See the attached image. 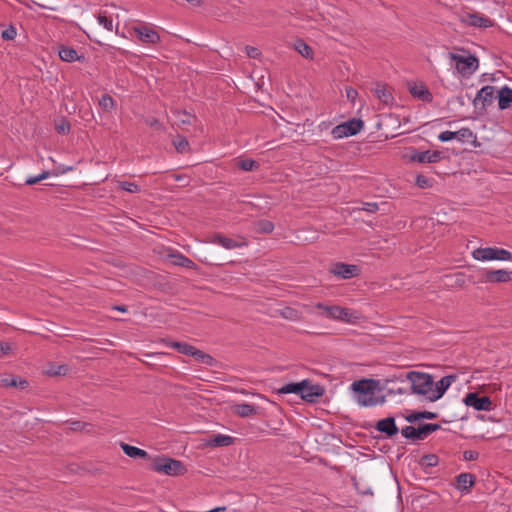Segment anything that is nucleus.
Masks as SVG:
<instances>
[{"instance_id": "obj_1", "label": "nucleus", "mask_w": 512, "mask_h": 512, "mask_svg": "<svg viewBox=\"0 0 512 512\" xmlns=\"http://www.w3.org/2000/svg\"><path fill=\"white\" fill-rule=\"evenodd\" d=\"M378 381L374 379H362L354 381L351 389L356 394V401L360 406L373 407L385 402V396L377 392Z\"/></svg>"}, {"instance_id": "obj_2", "label": "nucleus", "mask_w": 512, "mask_h": 512, "mask_svg": "<svg viewBox=\"0 0 512 512\" xmlns=\"http://www.w3.org/2000/svg\"><path fill=\"white\" fill-rule=\"evenodd\" d=\"M438 139L442 142L456 140L465 146L464 150L478 149L479 152H484L490 142L488 138H479L472 130H445Z\"/></svg>"}, {"instance_id": "obj_3", "label": "nucleus", "mask_w": 512, "mask_h": 512, "mask_svg": "<svg viewBox=\"0 0 512 512\" xmlns=\"http://www.w3.org/2000/svg\"><path fill=\"white\" fill-rule=\"evenodd\" d=\"M406 379L411 383V393L422 396L430 401L432 397L433 378L430 374L418 371H410Z\"/></svg>"}, {"instance_id": "obj_4", "label": "nucleus", "mask_w": 512, "mask_h": 512, "mask_svg": "<svg viewBox=\"0 0 512 512\" xmlns=\"http://www.w3.org/2000/svg\"><path fill=\"white\" fill-rule=\"evenodd\" d=\"M402 157L408 163L433 164L443 160L445 155L440 150H422L408 147L405 149Z\"/></svg>"}, {"instance_id": "obj_5", "label": "nucleus", "mask_w": 512, "mask_h": 512, "mask_svg": "<svg viewBox=\"0 0 512 512\" xmlns=\"http://www.w3.org/2000/svg\"><path fill=\"white\" fill-rule=\"evenodd\" d=\"M315 308L319 309L320 315L333 320H340L347 323H353L358 319L356 312H352L347 308L338 305H326L324 303H317Z\"/></svg>"}, {"instance_id": "obj_6", "label": "nucleus", "mask_w": 512, "mask_h": 512, "mask_svg": "<svg viewBox=\"0 0 512 512\" xmlns=\"http://www.w3.org/2000/svg\"><path fill=\"white\" fill-rule=\"evenodd\" d=\"M152 469L169 476H178L186 472V468L181 461L165 456L156 457L153 460Z\"/></svg>"}, {"instance_id": "obj_7", "label": "nucleus", "mask_w": 512, "mask_h": 512, "mask_svg": "<svg viewBox=\"0 0 512 512\" xmlns=\"http://www.w3.org/2000/svg\"><path fill=\"white\" fill-rule=\"evenodd\" d=\"M472 256L478 261H511L512 253L498 247H479L472 252Z\"/></svg>"}, {"instance_id": "obj_8", "label": "nucleus", "mask_w": 512, "mask_h": 512, "mask_svg": "<svg viewBox=\"0 0 512 512\" xmlns=\"http://www.w3.org/2000/svg\"><path fill=\"white\" fill-rule=\"evenodd\" d=\"M440 428L441 426L438 423H426L417 428L409 425L401 429V434L406 439L418 441L424 440L428 435L439 430Z\"/></svg>"}, {"instance_id": "obj_9", "label": "nucleus", "mask_w": 512, "mask_h": 512, "mask_svg": "<svg viewBox=\"0 0 512 512\" xmlns=\"http://www.w3.org/2000/svg\"><path fill=\"white\" fill-rule=\"evenodd\" d=\"M449 56L456 62V69L463 76L471 75L479 66L478 58L474 55L463 57L458 54L450 53Z\"/></svg>"}, {"instance_id": "obj_10", "label": "nucleus", "mask_w": 512, "mask_h": 512, "mask_svg": "<svg viewBox=\"0 0 512 512\" xmlns=\"http://www.w3.org/2000/svg\"><path fill=\"white\" fill-rule=\"evenodd\" d=\"M377 117L376 128H400L402 124L405 125L409 122L408 116L396 113H382Z\"/></svg>"}, {"instance_id": "obj_11", "label": "nucleus", "mask_w": 512, "mask_h": 512, "mask_svg": "<svg viewBox=\"0 0 512 512\" xmlns=\"http://www.w3.org/2000/svg\"><path fill=\"white\" fill-rule=\"evenodd\" d=\"M460 22L466 26L476 28H489L494 25V21L488 17H485L477 12L465 13L461 15Z\"/></svg>"}, {"instance_id": "obj_12", "label": "nucleus", "mask_w": 512, "mask_h": 512, "mask_svg": "<svg viewBox=\"0 0 512 512\" xmlns=\"http://www.w3.org/2000/svg\"><path fill=\"white\" fill-rule=\"evenodd\" d=\"M330 273L341 279H351L360 274V268L354 264L337 262L331 266Z\"/></svg>"}, {"instance_id": "obj_13", "label": "nucleus", "mask_w": 512, "mask_h": 512, "mask_svg": "<svg viewBox=\"0 0 512 512\" xmlns=\"http://www.w3.org/2000/svg\"><path fill=\"white\" fill-rule=\"evenodd\" d=\"M463 402L477 411H490L492 408L491 399L488 396L480 397L476 392L466 394Z\"/></svg>"}, {"instance_id": "obj_14", "label": "nucleus", "mask_w": 512, "mask_h": 512, "mask_svg": "<svg viewBox=\"0 0 512 512\" xmlns=\"http://www.w3.org/2000/svg\"><path fill=\"white\" fill-rule=\"evenodd\" d=\"M303 389L300 397L309 403L316 402L325 393L324 388L319 384H311L308 380H303Z\"/></svg>"}, {"instance_id": "obj_15", "label": "nucleus", "mask_w": 512, "mask_h": 512, "mask_svg": "<svg viewBox=\"0 0 512 512\" xmlns=\"http://www.w3.org/2000/svg\"><path fill=\"white\" fill-rule=\"evenodd\" d=\"M485 283H507L512 280V271L506 269L484 270L482 272Z\"/></svg>"}, {"instance_id": "obj_16", "label": "nucleus", "mask_w": 512, "mask_h": 512, "mask_svg": "<svg viewBox=\"0 0 512 512\" xmlns=\"http://www.w3.org/2000/svg\"><path fill=\"white\" fill-rule=\"evenodd\" d=\"M456 378V375H447L442 377L438 382H433L432 397H430V401L434 402L440 399Z\"/></svg>"}, {"instance_id": "obj_17", "label": "nucleus", "mask_w": 512, "mask_h": 512, "mask_svg": "<svg viewBox=\"0 0 512 512\" xmlns=\"http://www.w3.org/2000/svg\"><path fill=\"white\" fill-rule=\"evenodd\" d=\"M134 32L136 33L138 39L143 43L156 44L160 42V35L158 32L147 25L135 27Z\"/></svg>"}, {"instance_id": "obj_18", "label": "nucleus", "mask_w": 512, "mask_h": 512, "mask_svg": "<svg viewBox=\"0 0 512 512\" xmlns=\"http://www.w3.org/2000/svg\"><path fill=\"white\" fill-rule=\"evenodd\" d=\"M375 429L383 434H385L386 437L392 438L393 436L397 435L399 432V429L396 425L395 418L394 417H387L384 419H380L377 421L375 425Z\"/></svg>"}, {"instance_id": "obj_19", "label": "nucleus", "mask_w": 512, "mask_h": 512, "mask_svg": "<svg viewBox=\"0 0 512 512\" xmlns=\"http://www.w3.org/2000/svg\"><path fill=\"white\" fill-rule=\"evenodd\" d=\"M495 99V87L486 85L479 90L477 96L474 100L475 105L477 106L479 102L482 103V107H486L491 105Z\"/></svg>"}, {"instance_id": "obj_20", "label": "nucleus", "mask_w": 512, "mask_h": 512, "mask_svg": "<svg viewBox=\"0 0 512 512\" xmlns=\"http://www.w3.org/2000/svg\"><path fill=\"white\" fill-rule=\"evenodd\" d=\"M409 92L415 98L425 102L432 101V94L424 84L408 83Z\"/></svg>"}, {"instance_id": "obj_21", "label": "nucleus", "mask_w": 512, "mask_h": 512, "mask_svg": "<svg viewBox=\"0 0 512 512\" xmlns=\"http://www.w3.org/2000/svg\"><path fill=\"white\" fill-rule=\"evenodd\" d=\"M210 242L222 246L227 250H232L246 245L245 242H238L219 233L213 235L210 239Z\"/></svg>"}, {"instance_id": "obj_22", "label": "nucleus", "mask_w": 512, "mask_h": 512, "mask_svg": "<svg viewBox=\"0 0 512 512\" xmlns=\"http://www.w3.org/2000/svg\"><path fill=\"white\" fill-rule=\"evenodd\" d=\"M457 489L462 493H468L475 484V477L471 473H461L456 477Z\"/></svg>"}, {"instance_id": "obj_23", "label": "nucleus", "mask_w": 512, "mask_h": 512, "mask_svg": "<svg viewBox=\"0 0 512 512\" xmlns=\"http://www.w3.org/2000/svg\"><path fill=\"white\" fill-rule=\"evenodd\" d=\"M498 107L501 110H505L511 106L512 103V88L508 86L502 87L497 92Z\"/></svg>"}, {"instance_id": "obj_24", "label": "nucleus", "mask_w": 512, "mask_h": 512, "mask_svg": "<svg viewBox=\"0 0 512 512\" xmlns=\"http://www.w3.org/2000/svg\"><path fill=\"white\" fill-rule=\"evenodd\" d=\"M232 411L234 414L241 418H246L257 414V408L249 403L235 404L232 406Z\"/></svg>"}, {"instance_id": "obj_25", "label": "nucleus", "mask_w": 512, "mask_h": 512, "mask_svg": "<svg viewBox=\"0 0 512 512\" xmlns=\"http://www.w3.org/2000/svg\"><path fill=\"white\" fill-rule=\"evenodd\" d=\"M171 263L176 266L185 267L188 269H196L197 265L185 255L177 252L169 255Z\"/></svg>"}, {"instance_id": "obj_26", "label": "nucleus", "mask_w": 512, "mask_h": 512, "mask_svg": "<svg viewBox=\"0 0 512 512\" xmlns=\"http://www.w3.org/2000/svg\"><path fill=\"white\" fill-rule=\"evenodd\" d=\"M58 54L61 60L66 62H73L76 60L84 59V56H79L74 48L64 45L59 47Z\"/></svg>"}, {"instance_id": "obj_27", "label": "nucleus", "mask_w": 512, "mask_h": 512, "mask_svg": "<svg viewBox=\"0 0 512 512\" xmlns=\"http://www.w3.org/2000/svg\"><path fill=\"white\" fill-rule=\"evenodd\" d=\"M121 448L123 450V452L128 456V457H131V458H143V459H148L150 458L149 454L143 450V449H140L136 446H132V445H129V444H126V443H121Z\"/></svg>"}, {"instance_id": "obj_28", "label": "nucleus", "mask_w": 512, "mask_h": 512, "mask_svg": "<svg viewBox=\"0 0 512 512\" xmlns=\"http://www.w3.org/2000/svg\"><path fill=\"white\" fill-rule=\"evenodd\" d=\"M375 94L383 104L388 105L391 104L393 101L392 93L383 84H376Z\"/></svg>"}, {"instance_id": "obj_29", "label": "nucleus", "mask_w": 512, "mask_h": 512, "mask_svg": "<svg viewBox=\"0 0 512 512\" xmlns=\"http://www.w3.org/2000/svg\"><path fill=\"white\" fill-rule=\"evenodd\" d=\"M233 443V437L223 434L213 436L207 441V445L210 447L229 446Z\"/></svg>"}, {"instance_id": "obj_30", "label": "nucleus", "mask_w": 512, "mask_h": 512, "mask_svg": "<svg viewBox=\"0 0 512 512\" xmlns=\"http://www.w3.org/2000/svg\"><path fill=\"white\" fill-rule=\"evenodd\" d=\"M295 50L306 59H313V49L302 39H297L294 43Z\"/></svg>"}, {"instance_id": "obj_31", "label": "nucleus", "mask_w": 512, "mask_h": 512, "mask_svg": "<svg viewBox=\"0 0 512 512\" xmlns=\"http://www.w3.org/2000/svg\"><path fill=\"white\" fill-rule=\"evenodd\" d=\"M438 417V414L435 412L430 411H420V412H413L406 416V421L409 423H414L416 421H419L421 419H436Z\"/></svg>"}, {"instance_id": "obj_32", "label": "nucleus", "mask_w": 512, "mask_h": 512, "mask_svg": "<svg viewBox=\"0 0 512 512\" xmlns=\"http://www.w3.org/2000/svg\"><path fill=\"white\" fill-rule=\"evenodd\" d=\"M439 458L436 454H425L419 460V465L425 472H428L429 468L437 466Z\"/></svg>"}, {"instance_id": "obj_33", "label": "nucleus", "mask_w": 512, "mask_h": 512, "mask_svg": "<svg viewBox=\"0 0 512 512\" xmlns=\"http://www.w3.org/2000/svg\"><path fill=\"white\" fill-rule=\"evenodd\" d=\"M1 385L4 387H19L24 389L27 387L28 382L25 379L10 376L2 378Z\"/></svg>"}, {"instance_id": "obj_34", "label": "nucleus", "mask_w": 512, "mask_h": 512, "mask_svg": "<svg viewBox=\"0 0 512 512\" xmlns=\"http://www.w3.org/2000/svg\"><path fill=\"white\" fill-rule=\"evenodd\" d=\"M303 380L300 381V382H297V383H288V384H285L283 385L282 387H280L278 389V393L279 394H289V393H293V394H297V395H300L301 394V391L303 389Z\"/></svg>"}, {"instance_id": "obj_35", "label": "nucleus", "mask_w": 512, "mask_h": 512, "mask_svg": "<svg viewBox=\"0 0 512 512\" xmlns=\"http://www.w3.org/2000/svg\"><path fill=\"white\" fill-rule=\"evenodd\" d=\"M173 145L178 153L184 154L190 151L188 140L180 135L173 140Z\"/></svg>"}, {"instance_id": "obj_36", "label": "nucleus", "mask_w": 512, "mask_h": 512, "mask_svg": "<svg viewBox=\"0 0 512 512\" xmlns=\"http://www.w3.org/2000/svg\"><path fill=\"white\" fill-rule=\"evenodd\" d=\"M171 347L175 348L179 353L188 356H193V354H195L196 349V347L183 342H173Z\"/></svg>"}, {"instance_id": "obj_37", "label": "nucleus", "mask_w": 512, "mask_h": 512, "mask_svg": "<svg viewBox=\"0 0 512 512\" xmlns=\"http://www.w3.org/2000/svg\"><path fill=\"white\" fill-rule=\"evenodd\" d=\"M192 357H194L198 362L208 366H213L215 363V359L211 355L197 348L195 349V354H193Z\"/></svg>"}, {"instance_id": "obj_38", "label": "nucleus", "mask_w": 512, "mask_h": 512, "mask_svg": "<svg viewBox=\"0 0 512 512\" xmlns=\"http://www.w3.org/2000/svg\"><path fill=\"white\" fill-rule=\"evenodd\" d=\"M364 122L361 119L351 118L335 124L334 128H363Z\"/></svg>"}, {"instance_id": "obj_39", "label": "nucleus", "mask_w": 512, "mask_h": 512, "mask_svg": "<svg viewBox=\"0 0 512 512\" xmlns=\"http://www.w3.org/2000/svg\"><path fill=\"white\" fill-rule=\"evenodd\" d=\"M434 183H435V180L433 178L426 177L422 174H417L415 176V185L418 188H421V189L431 188L434 185Z\"/></svg>"}, {"instance_id": "obj_40", "label": "nucleus", "mask_w": 512, "mask_h": 512, "mask_svg": "<svg viewBox=\"0 0 512 512\" xmlns=\"http://www.w3.org/2000/svg\"><path fill=\"white\" fill-rule=\"evenodd\" d=\"M255 229L259 233L269 234L274 230V224L269 220H259L255 223Z\"/></svg>"}, {"instance_id": "obj_41", "label": "nucleus", "mask_w": 512, "mask_h": 512, "mask_svg": "<svg viewBox=\"0 0 512 512\" xmlns=\"http://www.w3.org/2000/svg\"><path fill=\"white\" fill-rule=\"evenodd\" d=\"M238 167L243 171H253L259 167V164L253 159H242L239 160Z\"/></svg>"}, {"instance_id": "obj_42", "label": "nucleus", "mask_w": 512, "mask_h": 512, "mask_svg": "<svg viewBox=\"0 0 512 512\" xmlns=\"http://www.w3.org/2000/svg\"><path fill=\"white\" fill-rule=\"evenodd\" d=\"M361 130H331L332 138L337 140L358 134Z\"/></svg>"}, {"instance_id": "obj_43", "label": "nucleus", "mask_w": 512, "mask_h": 512, "mask_svg": "<svg viewBox=\"0 0 512 512\" xmlns=\"http://www.w3.org/2000/svg\"><path fill=\"white\" fill-rule=\"evenodd\" d=\"M118 187L124 191L129 193H138L140 192V187L134 182L120 181L118 182Z\"/></svg>"}, {"instance_id": "obj_44", "label": "nucleus", "mask_w": 512, "mask_h": 512, "mask_svg": "<svg viewBox=\"0 0 512 512\" xmlns=\"http://www.w3.org/2000/svg\"><path fill=\"white\" fill-rule=\"evenodd\" d=\"M99 105L105 110H110L114 107V100L110 95L104 94L99 100Z\"/></svg>"}, {"instance_id": "obj_45", "label": "nucleus", "mask_w": 512, "mask_h": 512, "mask_svg": "<svg viewBox=\"0 0 512 512\" xmlns=\"http://www.w3.org/2000/svg\"><path fill=\"white\" fill-rule=\"evenodd\" d=\"M97 19L98 22L105 27V29L108 31L113 30V21L111 18L107 17L105 14H99Z\"/></svg>"}, {"instance_id": "obj_46", "label": "nucleus", "mask_w": 512, "mask_h": 512, "mask_svg": "<svg viewBox=\"0 0 512 512\" xmlns=\"http://www.w3.org/2000/svg\"><path fill=\"white\" fill-rule=\"evenodd\" d=\"M67 423L72 431H83L87 426H89L88 423L79 420L67 421Z\"/></svg>"}, {"instance_id": "obj_47", "label": "nucleus", "mask_w": 512, "mask_h": 512, "mask_svg": "<svg viewBox=\"0 0 512 512\" xmlns=\"http://www.w3.org/2000/svg\"><path fill=\"white\" fill-rule=\"evenodd\" d=\"M281 315L284 318L289 319V320H297L298 319V312L295 309L290 308V307H285L281 311Z\"/></svg>"}, {"instance_id": "obj_48", "label": "nucleus", "mask_w": 512, "mask_h": 512, "mask_svg": "<svg viewBox=\"0 0 512 512\" xmlns=\"http://www.w3.org/2000/svg\"><path fill=\"white\" fill-rule=\"evenodd\" d=\"M16 35V28L12 25L9 28L3 30L1 33V37L7 41L13 40L16 37Z\"/></svg>"}, {"instance_id": "obj_49", "label": "nucleus", "mask_w": 512, "mask_h": 512, "mask_svg": "<svg viewBox=\"0 0 512 512\" xmlns=\"http://www.w3.org/2000/svg\"><path fill=\"white\" fill-rule=\"evenodd\" d=\"M68 371V367L66 365L53 366L48 370L49 375L58 376L65 375Z\"/></svg>"}, {"instance_id": "obj_50", "label": "nucleus", "mask_w": 512, "mask_h": 512, "mask_svg": "<svg viewBox=\"0 0 512 512\" xmlns=\"http://www.w3.org/2000/svg\"><path fill=\"white\" fill-rule=\"evenodd\" d=\"M378 209H379L378 204L374 203V202L373 203H370V202L363 203L362 207L358 208V210H363V211H366L369 213H375L378 211Z\"/></svg>"}, {"instance_id": "obj_51", "label": "nucleus", "mask_w": 512, "mask_h": 512, "mask_svg": "<svg viewBox=\"0 0 512 512\" xmlns=\"http://www.w3.org/2000/svg\"><path fill=\"white\" fill-rule=\"evenodd\" d=\"M345 92H346L347 99L350 102L354 103L356 98H357V96H358L357 90L354 89L353 87L348 86V87L345 88Z\"/></svg>"}, {"instance_id": "obj_52", "label": "nucleus", "mask_w": 512, "mask_h": 512, "mask_svg": "<svg viewBox=\"0 0 512 512\" xmlns=\"http://www.w3.org/2000/svg\"><path fill=\"white\" fill-rule=\"evenodd\" d=\"M13 348L8 342H0V357L8 355L12 352Z\"/></svg>"}, {"instance_id": "obj_53", "label": "nucleus", "mask_w": 512, "mask_h": 512, "mask_svg": "<svg viewBox=\"0 0 512 512\" xmlns=\"http://www.w3.org/2000/svg\"><path fill=\"white\" fill-rule=\"evenodd\" d=\"M73 170H74L73 166L59 165L55 168L53 175H61V174H65V173L73 171Z\"/></svg>"}, {"instance_id": "obj_54", "label": "nucleus", "mask_w": 512, "mask_h": 512, "mask_svg": "<svg viewBox=\"0 0 512 512\" xmlns=\"http://www.w3.org/2000/svg\"><path fill=\"white\" fill-rule=\"evenodd\" d=\"M479 456V453L473 450H466L463 452V458L466 461H473L476 460Z\"/></svg>"}, {"instance_id": "obj_55", "label": "nucleus", "mask_w": 512, "mask_h": 512, "mask_svg": "<svg viewBox=\"0 0 512 512\" xmlns=\"http://www.w3.org/2000/svg\"><path fill=\"white\" fill-rule=\"evenodd\" d=\"M246 53L250 58H257L261 53L256 47L246 46Z\"/></svg>"}, {"instance_id": "obj_56", "label": "nucleus", "mask_w": 512, "mask_h": 512, "mask_svg": "<svg viewBox=\"0 0 512 512\" xmlns=\"http://www.w3.org/2000/svg\"><path fill=\"white\" fill-rule=\"evenodd\" d=\"M183 117L180 119V122L182 124L192 125V122L190 121L191 118H193L191 115H188L187 113H183Z\"/></svg>"}, {"instance_id": "obj_57", "label": "nucleus", "mask_w": 512, "mask_h": 512, "mask_svg": "<svg viewBox=\"0 0 512 512\" xmlns=\"http://www.w3.org/2000/svg\"><path fill=\"white\" fill-rule=\"evenodd\" d=\"M40 182L39 180V177L38 176H31V177H28L26 180H25V184L26 185H34L36 183Z\"/></svg>"}, {"instance_id": "obj_58", "label": "nucleus", "mask_w": 512, "mask_h": 512, "mask_svg": "<svg viewBox=\"0 0 512 512\" xmlns=\"http://www.w3.org/2000/svg\"><path fill=\"white\" fill-rule=\"evenodd\" d=\"M33 3L41 8H44V9H50V10H56V7L54 6H51V5H47V4H43V3H38L36 1H33Z\"/></svg>"}, {"instance_id": "obj_59", "label": "nucleus", "mask_w": 512, "mask_h": 512, "mask_svg": "<svg viewBox=\"0 0 512 512\" xmlns=\"http://www.w3.org/2000/svg\"><path fill=\"white\" fill-rule=\"evenodd\" d=\"M51 174H53V172L43 171L41 174H39L37 176L39 177V180L42 181V180L47 179Z\"/></svg>"}, {"instance_id": "obj_60", "label": "nucleus", "mask_w": 512, "mask_h": 512, "mask_svg": "<svg viewBox=\"0 0 512 512\" xmlns=\"http://www.w3.org/2000/svg\"><path fill=\"white\" fill-rule=\"evenodd\" d=\"M113 309H115L117 311H120V312H126L127 311V307L124 306V305L114 306Z\"/></svg>"}, {"instance_id": "obj_61", "label": "nucleus", "mask_w": 512, "mask_h": 512, "mask_svg": "<svg viewBox=\"0 0 512 512\" xmlns=\"http://www.w3.org/2000/svg\"><path fill=\"white\" fill-rule=\"evenodd\" d=\"M391 392L397 393V394H405L406 390L403 388H398L396 391L391 390Z\"/></svg>"}, {"instance_id": "obj_62", "label": "nucleus", "mask_w": 512, "mask_h": 512, "mask_svg": "<svg viewBox=\"0 0 512 512\" xmlns=\"http://www.w3.org/2000/svg\"><path fill=\"white\" fill-rule=\"evenodd\" d=\"M56 128H60V129H63V128H70V124H69V123H67V124L65 125V123H62L61 125H57V126H56Z\"/></svg>"}, {"instance_id": "obj_63", "label": "nucleus", "mask_w": 512, "mask_h": 512, "mask_svg": "<svg viewBox=\"0 0 512 512\" xmlns=\"http://www.w3.org/2000/svg\"><path fill=\"white\" fill-rule=\"evenodd\" d=\"M61 133L65 134V132H69L70 130H65V129H62V130H59Z\"/></svg>"}]
</instances>
